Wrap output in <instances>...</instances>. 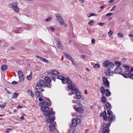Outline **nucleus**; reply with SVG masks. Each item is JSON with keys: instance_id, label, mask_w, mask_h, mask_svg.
I'll return each instance as SVG.
<instances>
[{"instance_id": "obj_1", "label": "nucleus", "mask_w": 133, "mask_h": 133, "mask_svg": "<svg viewBox=\"0 0 133 133\" xmlns=\"http://www.w3.org/2000/svg\"><path fill=\"white\" fill-rule=\"evenodd\" d=\"M39 105L41 107V109L42 111L44 112L43 114L45 117H48L46 119V121L47 123H49L51 124L54 121V119L51 116H49L50 115H54L55 112L52 111V109H49V104L48 103L46 102L39 103Z\"/></svg>"}, {"instance_id": "obj_2", "label": "nucleus", "mask_w": 133, "mask_h": 133, "mask_svg": "<svg viewBox=\"0 0 133 133\" xmlns=\"http://www.w3.org/2000/svg\"><path fill=\"white\" fill-rule=\"evenodd\" d=\"M108 115H109L108 117L107 116V112L105 111H104L103 113H101L100 116L103 117L104 120L106 121H110L111 122H114L116 119L115 115H113V112L110 109L107 110Z\"/></svg>"}, {"instance_id": "obj_3", "label": "nucleus", "mask_w": 133, "mask_h": 133, "mask_svg": "<svg viewBox=\"0 0 133 133\" xmlns=\"http://www.w3.org/2000/svg\"><path fill=\"white\" fill-rule=\"evenodd\" d=\"M68 88L70 89L72 91V92L69 93L70 95H71L72 94H75L76 98L79 99L81 97V94L78 89L76 88V87L72 84L68 85Z\"/></svg>"}, {"instance_id": "obj_4", "label": "nucleus", "mask_w": 133, "mask_h": 133, "mask_svg": "<svg viewBox=\"0 0 133 133\" xmlns=\"http://www.w3.org/2000/svg\"><path fill=\"white\" fill-rule=\"evenodd\" d=\"M122 69L121 67H118L116 68L114 72V73L119 74L122 75L124 77L126 78L129 77L130 78V70H127L125 71L124 73H122Z\"/></svg>"}, {"instance_id": "obj_5", "label": "nucleus", "mask_w": 133, "mask_h": 133, "mask_svg": "<svg viewBox=\"0 0 133 133\" xmlns=\"http://www.w3.org/2000/svg\"><path fill=\"white\" fill-rule=\"evenodd\" d=\"M59 74V73L57 70H53L48 73V76L49 77H52L51 79L55 82L56 76Z\"/></svg>"}, {"instance_id": "obj_6", "label": "nucleus", "mask_w": 133, "mask_h": 133, "mask_svg": "<svg viewBox=\"0 0 133 133\" xmlns=\"http://www.w3.org/2000/svg\"><path fill=\"white\" fill-rule=\"evenodd\" d=\"M18 3L17 2H14L10 3L8 5V6L11 8L14 11L18 13L19 11V9L18 6Z\"/></svg>"}, {"instance_id": "obj_7", "label": "nucleus", "mask_w": 133, "mask_h": 133, "mask_svg": "<svg viewBox=\"0 0 133 133\" xmlns=\"http://www.w3.org/2000/svg\"><path fill=\"white\" fill-rule=\"evenodd\" d=\"M111 122L108 123H104L103 124V127L102 130V133H109L110 130L109 128Z\"/></svg>"}, {"instance_id": "obj_8", "label": "nucleus", "mask_w": 133, "mask_h": 133, "mask_svg": "<svg viewBox=\"0 0 133 133\" xmlns=\"http://www.w3.org/2000/svg\"><path fill=\"white\" fill-rule=\"evenodd\" d=\"M78 116H77V119L76 118H74L72 120V124L73 127H76L78 123H80L81 122V119L77 118Z\"/></svg>"}, {"instance_id": "obj_9", "label": "nucleus", "mask_w": 133, "mask_h": 133, "mask_svg": "<svg viewBox=\"0 0 133 133\" xmlns=\"http://www.w3.org/2000/svg\"><path fill=\"white\" fill-rule=\"evenodd\" d=\"M38 83L39 85L42 86L43 87H48V85L43 80L40 79L38 81V82L37 83V84Z\"/></svg>"}, {"instance_id": "obj_10", "label": "nucleus", "mask_w": 133, "mask_h": 133, "mask_svg": "<svg viewBox=\"0 0 133 133\" xmlns=\"http://www.w3.org/2000/svg\"><path fill=\"white\" fill-rule=\"evenodd\" d=\"M104 85L107 87L109 88V82L106 77H103L102 78Z\"/></svg>"}, {"instance_id": "obj_11", "label": "nucleus", "mask_w": 133, "mask_h": 133, "mask_svg": "<svg viewBox=\"0 0 133 133\" xmlns=\"http://www.w3.org/2000/svg\"><path fill=\"white\" fill-rule=\"evenodd\" d=\"M18 73L20 82H22L24 80V76L23 72L20 70L18 71Z\"/></svg>"}, {"instance_id": "obj_12", "label": "nucleus", "mask_w": 133, "mask_h": 133, "mask_svg": "<svg viewBox=\"0 0 133 133\" xmlns=\"http://www.w3.org/2000/svg\"><path fill=\"white\" fill-rule=\"evenodd\" d=\"M54 40L55 41V43L57 47L61 49L62 48V46L61 45V43L59 39L57 38H56Z\"/></svg>"}, {"instance_id": "obj_13", "label": "nucleus", "mask_w": 133, "mask_h": 133, "mask_svg": "<svg viewBox=\"0 0 133 133\" xmlns=\"http://www.w3.org/2000/svg\"><path fill=\"white\" fill-rule=\"evenodd\" d=\"M36 91L39 92H40L44 91V90L42 89V87L39 85L38 83L37 84L36 87Z\"/></svg>"}, {"instance_id": "obj_14", "label": "nucleus", "mask_w": 133, "mask_h": 133, "mask_svg": "<svg viewBox=\"0 0 133 133\" xmlns=\"http://www.w3.org/2000/svg\"><path fill=\"white\" fill-rule=\"evenodd\" d=\"M56 124V123L54 122V124H51L49 126V128L51 132H52L54 131L55 129V125Z\"/></svg>"}, {"instance_id": "obj_15", "label": "nucleus", "mask_w": 133, "mask_h": 133, "mask_svg": "<svg viewBox=\"0 0 133 133\" xmlns=\"http://www.w3.org/2000/svg\"><path fill=\"white\" fill-rule=\"evenodd\" d=\"M47 77H45L44 79L45 81L48 83L49 84H50V82H51V79L52 77H49V76Z\"/></svg>"}, {"instance_id": "obj_16", "label": "nucleus", "mask_w": 133, "mask_h": 133, "mask_svg": "<svg viewBox=\"0 0 133 133\" xmlns=\"http://www.w3.org/2000/svg\"><path fill=\"white\" fill-rule=\"evenodd\" d=\"M35 95L37 97H39V96L42 97L44 98L43 96V95L42 93H41L39 92L36 91L35 93Z\"/></svg>"}, {"instance_id": "obj_17", "label": "nucleus", "mask_w": 133, "mask_h": 133, "mask_svg": "<svg viewBox=\"0 0 133 133\" xmlns=\"http://www.w3.org/2000/svg\"><path fill=\"white\" fill-rule=\"evenodd\" d=\"M63 55L67 59L70 60L72 59V57L70 55L67 54L65 53H64Z\"/></svg>"}, {"instance_id": "obj_18", "label": "nucleus", "mask_w": 133, "mask_h": 133, "mask_svg": "<svg viewBox=\"0 0 133 133\" xmlns=\"http://www.w3.org/2000/svg\"><path fill=\"white\" fill-rule=\"evenodd\" d=\"M114 65H115L117 66V67H120L119 66L121 65V62L118 61H116L114 63Z\"/></svg>"}, {"instance_id": "obj_19", "label": "nucleus", "mask_w": 133, "mask_h": 133, "mask_svg": "<svg viewBox=\"0 0 133 133\" xmlns=\"http://www.w3.org/2000/svg\"><path fill=\"white\" fill-rule=\"evenodd\" d=\"M57 78L63 81L66 80V78L62 75L58 76L57 77Z\"/></svg>"}, {"instance_id": "obj_20", "label": "nucleus", "mask_w": 133, "mask_h": 133, "mask_svg": "<svg viewBox=\"0 0 133 133\" xmlns=\"http://www.w3.org/2000/svg\"><path fill=\"white\" fill-rule=\"evenodd\" d=\"M111 72L114 73V72L110 69H107L105 71V73L107 75H109Z\"/></svg>"}, {"instance_id": "obj_21", "label": "nucleus", "mask_w": 133, "mask_h": 133, "mask_svg": "<svg viewBox=\"0 0 133 133\" xmlns=\"http://www.w3.org/2000/svg\"><path fill=\"white\" fill-rule=\"evenodd\" d=\"M105 95L109 97L111 95V92L108 89L105 90Z\"/></svg>"}, {"instance_id": "obj_22", "label": "nucleus", "mask_w": 133, "mask_h": 133, "mask_svg": "<svg viewBox=\"0 0 133 133\" xmlns=\"http://www.w3.org/2000/svg\"><path fill=\"white\" fill-rule=\"evenodd\" d=\"M130 78L133 79V68H131L130 70Z\"/></svg>"}, {"instance_id": "obj_23", "label": "nucleus", "mask_w": 133, "mask_h": 133, "mask_svg": "<svg viewBox=\"0 0 133 133\" xmlns=\"http://www.w3.org/2000/svg\"><path fill=\"white\" fill-rule=\"evenodd\" d=\"M114 66V63L112 62H109V64H108V67L110 69H111L113 68Z\"/></svg>"}, {"instance_id": "obj_24", "label": "nucleus", "mask_w": 133, "mask_h": 133, "mask_svg": "<svg viewBox=\"0 0 133 133\" xmlns=\"http://www.w3.org/2000/svg\"><path fill=\"white\" fill-rule=\"evenodd\" d=\"M100 90L102 94L103 95L104 94L105 90L104 87H101L100 88Z\"/></svg>"}, {"instance_id": "obj_25", "label": "nucleus", "mask_w": 133, "mask_h": 133, "mask_svg": "<svg viewBox=\"0 0 133 133\" xmlns=\"http://www.w3.org/2000/svg\"><path fill=\"white\" fill-rule=\"evenodd\" d=\"M110 62L109 61H105L103 63L104 67H107L108 66Z\"/></svg>"}, {"instance_id": "obj_26", "label": "nucleus", "mask_w": 133, "mask_h": 133, "mask_svg": "<svg viewBox=\"0 0 133 133\" xmlns=\"http://www.w3.org/2000/svg\"><path fill=\"white\" fill-rule=\"evenodd\" d=\"M58 21L62 18L60 15L56 13L55 14Z\"/></svg>"}, {"instance_id": "obj_27", "label": "nucleus", "mask_w": 133, "mask_h": 133, "mask_svg": "<svg viewBox=\"0 0 133 133\" xmlns=\"http://www.w3.org/2000/svg\"><path fill=\"white\" fill-rule=\"evenodd\" d=\"M28 94L29 95L31 96L32 97L34 96V95L32 92L30 90H29L27 92Z\"/></svg>"}, {"instance_id": "obj_28", "label": "nucleus", "mask_w": 133, "mask_h": 133, "mask_svg": "<svg viewBox=\"0 0 133 133\" xmlns=\"http://www.w3.org/2000/svg\"><path fill=\"white\" fill-rule=\"evenodd\" d=\"M7 66L6 65H2L1 67V69L3 71H5L7 68Z\"/></svg>"}, {"instance_id": "obj_29", "label": "nucleus", "mask_w": 133, "mask_h": 133, "mask_svg": "<svg viewBox=\"0 0 133 133\" xmlns=\"http://www.w3.org/2000/svg\"><path fill=\"white\" fill-rule=\"evenodd\" d=\"M107 99L103 95L101 98V101L103 103H105L106 102Z\"/></svg>"}, {"instance_id": "obj_30", "label": "nucleus", "mask_w": 133, "mask_h": 133, "mask_svg": "<svg viewBox=\"0 0 133 133\" xmlns=\"http://www.w3.org/2000/svg\"><path fill=\"white\" fill-rule=\"evenodd\" d=\"M76 110L80 113H81L83 111V109L80 107H78L76 109Z\"/></svg>"}, {"instance_id": "obj_31", "label": "nucleus", "mask_w": 133, "mask_h": 133, "mask_svg": "<svg viewBox=\"0 0 133 133\" xmlns=\"http://www.w3.org/2000/svg\"><path fill=\"white\" fill-rule=\"evenodd\" d=\"M66 83L68 84H71L72 83V82L70 79V78L68 77L66 79Z\"/></svg>"}, {"instance_id": "obj_32", "label": "nucleus", "mask_w": 133, "mask_h": 133, "mask_svg": "<svg viewBox=\"0 0 133 133\" xmlns=\"http://www.w3.org/2000/svg\"><path fill=\"white\" fill-rule=\"evenodd\" d=\"M6 103L4 102L0 104V107L1 108H4L6 107Z\"/></svg>"}, {"instance_id": "obj_33", "label": "nucleus", "mask_w": 133, "mask_h": 133, "mask_svg": "<svg viewBox=\"0 0 133 133\" xmlns=\"http://www.w3.org/2000/svg\"><path fill=\"white\" fill-rule=\"evenodd\" d=\"M58 21L59 22V24L62 26L64 24V21L62 18L58 20Z\"/></svg>"}, {"instance_id": "obj_34", "label": "nucleus", "mask_w": 133, "mask_h": 133, "mask_svg": "<svg viewBox=\"0 0 133 133\" xmlns=\"http://www.w3.org/2000/svg\"><path fill=\"white\" fill-rule=\"evenodd\" d=\"M105 107H106L107 108H109V109H110L111 108V106L109 103H107L105 104Z\"/></svg>"}, {"instance_id": "obj_35", "label": "nucleus", "mask_w": 133, "mask_h": 133, "mask_svg": "<svg viewBox=\"0 0 133 133\" xmlns=\"http://www.w3.org/2000/svg\"><path fill=\"white\" fill-rule=\"evenodd\" d=\"M97 14L94 13H91L88 15V17H90L92 16H96Z\"/></svg>"}, {"instance_id": "obj_36", "label": "nucleus", "mask_w": 133, "mask_h": 133, "mask_svg": "<svg viewBox=\"0 0 133 133\" xmlns=\"http://www.w3.org/2000/svg\"><path fill=\"white\" fill-rule=\"evenodd\" d=\"M40 61H42L46 63H48V61L46 59L43 58H41V59Z\"/></svg>"}, {"instance_id": "obj_37", "label": "nucleus", "mask_w": 133, "mask_h": 133, "mask_svg": "<svg viewBox=\"0 0 133 133\" xmlns=\"http://www.w3.org/2000/svg\"><path fill=\"white\" fill-rule=\"evenodd\" d=\"M94 67L95 68H99L100 67V65L98 63H96L94 65Z\"/></svg>"}, {"instance_id": "obj_38", "label": "nucleus", "mask_w": 133, "mask_h": 133, "mask_svg": "<svg viewBox=\"0 0 133 133\" xmlns=\"http://www.w3.org/2000/svg\"><path fill=\"white\" fill-rule=\"evenodd\" d=\"M113 32L112 30H110L108 32V35L109 36H110L113 34Z\"/></svg>"}, {"instance_id": "obj_39", "label": "nucleus", "mask_w": 133, "mask_h": 133, "mask_svg": "<svg viewBox=\"0 0 133 133\" xmlns=\"http://www.w3.org/2000/svg\"><path fill=\"white\" fill-rule=\"evenodd\" d=\"M17 30H16L15 31V33L19 34L21 32V31L22 30L21 28H19Z\"/></svg>"}, {"instance_id": "obj_40", "label": "nucleus", "mask_w": 133, "mask_h": 133, "mask_svg": "<svg viewBox=\"0 0 133 133\" xmlns=\"http://www.w3.org/2000/svg\"><path fill=\"white\" fill-rule=\"evenodd\" d=\"M95 23L94 21L92 20L88 22V24L90 25H93Z\"/></svg>"}, {"instance_id": "obj_41", "label": "nucleus", "mask_w": 133, "mask_h": 133, "mask_svg": "<svg viewBox=\"0 0 133 133\" xmlns=\"http://www.w3.org/2000/svg\"><path fill=\"white\" fill-rule=\"evenodd\" d=\"M52 19V18L50 16L45 19V21L46 22H49L51 21Z\"/></svg>"}, {"instance_id": "obj_42", "label": "nucleus", "mask_w": 133, "mask_h": 133, "mask_svg": "<svg viewBox=\"0 0 133 133\" xmlns=\"http://www.w3.org/2000/svg\"><path fill=\"white\" fill-rule=\"evenodd\" d=\"M70 60L72 62V64L74 65H75L76 64V61L75 60L72 58V59H71Z\"/></svg>"}, {"instance_id": "obj_43", "label": "nucleus", "mask_w": 133, "mask_h": 133, "mask_svg": "<svg viewBox=\"0 0 133 133\" xmlns=\"http://www.w3.org/2000/svg\"><path fill=\"white\" fill-rule=\"evenodd\" d=\"M117 36L121 38L123 36V35L121 33L119 32L118 33Z\"/></svg>"}, {"instance_id": "obj_44", "label": "nucleus", "mask_w": 133, "mask_h": 133, "mask_svg": "<svg viewBox=\"0 0 133 133\" xmlns=\"http://www.w3.org/2000/svg\"><path fill=\"white\" fill-rule=\"evenodd\" d=\"M18 96V94L16 92H15L14 94V97L15 98H16Z\"/></svg>"}, {"instance_id": "obj_45", "label": "nucleus", "mask_w": 133, "mask_h": 133, "mask_svg": "<svg viewBox=\"0 0 133 133\" xmlns=\"http://www.w3.org/2000/svg\"><path fill=\"white\" fill-rule=\"evenodd\" d=\"M49 28L53 32L55 31V29L54 27L52 26H51L49 27Z\"/></svg>"}, {"instance_id": "obj_46", "label": "nucleus", "mask_w": 133, "mask_h": 133, "mask_svg": "<svg viewBox=\"0 0 133 133\" xmlns=\"http://www.w3.org/2000/svg\"><path fill=\"white\" fill-rule=\"evenodd\" d=\"M31 73H30V74L28 75L27 77V78L28 80H30L31 78Z\"/></svg>"}, {"instance_id": "obj_47", "label": "nucleus", "mask_w": 133, "mask_h": 133, "mask_svg": "<svg viewBox=\"0 0 133 133\" xmlns=\"http://www.w3.org/2000/svg\"><path fill=\"white\" fill-rule=\"evenodd\" d=\"M113 14L112 13H111V12H109L107 14H106V16L108 17V16H111L112 14Z\"/></svg>"}, {"instance_id": "obj_48", "label": "nucleus", "mask_w": 133, "mask_h": 133, "mask_svg": "<svg viewBox=\"0 0 133 133\" xmlns=\"http://www.w3.org/2000/svg\"><path fill=\"white\" fill-rule=\"evenodd\" d=\"M124 67L125 69L127 70H128L129 69V66L127 65H124Z\"/></svg>"}, {"instance_id": "obj_49", "label": "nucleus", "mask_w": 133, "mask_h": 133, "mask_svg": "<svg viewBox=\"0 0 133 133\" xmlns=\"http://www.w3.org/2000/svg\"><path fill=\"white\" fill-rule=\"evenodd\" d=\"M98 24L99 25L102 26L105 24V23H104L99 22L98 23Z\"/></svg>"}, {"instance_id": "obj_50", "label": "nucleus", "mask_w": 133, "mask_h": 133, "mask_svg": "<svg viewBox=\"0 0 133 133\" xmlns=\"http://www.w3.org/2000/svg\"><path fill=\"white\" fill-rule=\"evenodd\" d=\"M91 42L92 44H94L95 43V41L94 39H93L91 40Z\"/></svg>"}, {"instance_id": "obj_51", "label": "nucleus", "mask_w": 133, "mask_h": 133, "mask_svg": "<svg viewBox=\"0 0 133 133\" xmlns=\"http://www.w3.org/2000/svg\"><path fill=\"white\" fill-rule=\"evenodd\" d=\"M116 6H114L113 8L110 10V11H114V9L116 8Z\"/></svg>"}, {"instance_id": "obj_52", "label": "nucleus", "mask_w": 133, "mask_h": 133, "mask_svg": "<svg viewBox=\"0 0 133 133\" xmlns=\"http://www.w3.org/2000/svg\"><path fill=\"white\" fill-rule=\"evenodd\" d=\"M38 100L39 101L42 102L43 101V99L41 97H39V98Z\"/></svg>"}, {"instance_id": "obj_53", "label": "nucleus", "mask_w": 133, "mask_h": 133, "mask_svg": "<svg viewBox=\"0 0 133 133\" xmlns=\"http://www.w3.org/2000/svg\"><path fill=\"white\" fill-rule=\"evenodd\" d=\"M88 31L89 32V33L90 34H91L92 33L94 32V31H91V30L89 29H87Z\"/></svg>"}, {"instance_id": "obj_54", "label": "nucleus", "mask_w": 133, "mask_h": 133, "mask_svg": "<svg viewBox=\"0 0 133 133\" xmlns=\"http://www.w3.org/2000/svg\"><path fill=\"white\" fill-rule=\"evenodd\" d=\"M12 83L13 84H16L17 83V82L15 81H12Z\"/></svg>"}, {"instance_id": "obj_55", "label": "nucleus", "mask_w": 133, "mask_h": 133, "mask_svg": "<svg viewBox=\"0 0 133 133\" xmlns=\"http://www.w3.org/2000/svg\"><path fill=\"white\" fill-rule=\"evenodd\" d=\"M81 57L83 59H84L85 57V55H81Z\"/></svg>"}, {"instance_id": "obj_56", "label": "nucleus", "mask_w": 133, "mask_h": 133, "mask_svg": "<svg viewBox=\"0 0 133 133\" xmlns=\"http://www.w3.org/2000/svg\"><path fill=\"white\" fill-rule=\"evenodd\" d=\"M22 107L21 106H18L17 109H19L20 108H22Z\"/></svg>"}, {"instance_id": "obj_57", "label": "nucleus", "mask_w": 133, "mask_h": 133, "mask_svg": "<svg viewBox=\"0 0 133 133\" xmlns=\"http://www.w3.org/2000/svg\"><path fill=\"white\" fill-rule=\"evenodd\" d=\"M36 57L37 58H38L39 59V60H41V58H42V57H39V56H36Z\"/></svg>"}, {"instance_id": "obj_58", "label": "nucleus", "mask_w": 133, "mask_h": 133, "mask_svg": "<svg viewBox=\"0 0 133 133\" xmlns=\"http://www.w3.org/2000/svg\"><path fill=\"white\" fill-rule=\"evenodd\" d=\"M63 25H64V26L65 27H66L68 26L67 24L66 23L65 24L64 23V24Z\"/></svg>"}, {"instance_id": "obj_59", "label": "nucleus", "mask_w": 133, "mask_h": 133, "mask_svg": "<svg viewBox=\"0 0 133 133\" xmlns=\"http://www.w3.org/2000/svg\"><path fill=\"white\" fill-rule=\"evenodd\" d=\"M114 2V0H110L109 1V3H113Z\"/></svg>"}, {"instance_id": "obj_60", "label": "nucleus", "mask_w": 133, "mask_h": 133, "mask_svg": "<svg viewBox=\"0 0 133 133\" xmlns=\"http://www.w3.org/2000/svg\"><path fill=\"white\" fill-rule=\"evenodd\" d=\"M20 118L22 119V120H23L24 119V117H23V116H22V117Z\"/></svg>"}, {"instance_id": "obj_61", "label": "nucleus", "mask_w": 133, "mask_h": 133, "mask_svg": "<svg viewBox=\"0 0 133 133\" xmlns=\"http://www.w3.org/2000/svg\"><path fill=\"white\" fill-rule=\"evenodd\" d=\"M79 1L81 3H84V1L83 0H79Z\"/></svg>"}, {"instance_id": "obj_62", "label": "nucleus", "mask_w": 133, "mask_h": 133, "mask_svg": "<svg viewBox=\"0 0 133 133\" xmlns=\"http://www.w3.org/2000/svg\"><path fill=\"white\" fill-rule=\"evenodd\" d=\"M129 36L130 37H133V35L130 34L129 35Z\"/></svg>"}, {"instance_id": "obj_63", "label": "nucleus", "mask_w": 133, "mask_h": 133, "mask_svg": "<svg viewBox=\"0 0 133 133\" xmlns=\"http://www.w3.org/2000/svg\"><path fill=\"white\" fill-rule=\"evenodd\" d=\"M6 130H9L10 131H11L12 130V128H7L6 129Z\"/></svg>"}, {"instance_id": "obj_64", "label": "nucleus", "mask_w": 133, "mask_h": 133, "mask_svg": "<svg viewBox=\"0 0 133 133\" xmlns=\"http://www.w3.org/2000/svg\"><path fill=\"white\" fill-rule=\"evenodd\" d=\"M85 94H87L88 92H87V90H85Z\"/></svg>"}]
</instances>
